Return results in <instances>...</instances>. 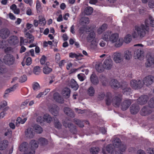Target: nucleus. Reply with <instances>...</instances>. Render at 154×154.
<instances>
[{"mask_svg": "<svg viewBox=\"0 0 154 154\" xmlns=\"http://www.w3.org/2000/svg\"><path fill=\"white\" fill-rule=\"evenodd\" d=\"M148 7L151 8H154V0H150L148 3Z\"/></svg>", "mask_w": 154, "mask_h": 154, "instance_id": "nucleus-60", "label": "nucleus"}, {"mask_svg": "<svg viewBox=\"0 0 154 154\" xmlns=\"http://www.w3.org/2000/svg\"><path fill=\"white\" fill-rule=\"evenodd\" d=\"M93 9L91 7H88L85 8L84 10L85 14L87 15L91 14L93 12Z\"/></svg>", "mask_w": 154, "mask_h": 154, "instance_id": "nucleus-38", "label": "nucleus"}, {"mask_svg": "<svg viewBox=\"0 0 154 154\" xmlns=\"http://www.w3.org/2000/svg\"><path fill=\"white\" fill-rule=\"evenodd\" d=\"M38 143L41 145H44L47 144L48 141L45 139L41 138L38 140Z\"/></svg>", "mask_w": 154, "mask_h": 154, "instance_id": "nucleus-47", "label": "nucleus"}, {"mask_svg": "<svg viewBox=\"0 0 154 154\" xmlns=\"http://www.w3.org/2000/svg\"><path fill=\"white\" fill-rule=\"evenodd\" d=\"M134 56L135 58L141 59L143 57V51L141 49H138L135 51Z\"/></svg>", "mask_w": 154, "mask_h": 154, "instance_id": "nucleus-18", "label": "nucleus"}, {"mask_svg": "<svg viewBox=\"0 0 154 154\" xmlns=\"http://www.w3.org/2000/svg\"><path fill=\"white\" fill-rule=\"evenodd\" d=\"M131 35H127L125 37L123 41H124L126 43H128L131 41Z\"/></svg>", "mask_w": 154, "mask_h": 154, "instance_id": "nucleus-50", "label": "nucleus"}, {"mask_svg": "<svg viewBox=\"0 0 154 154\" xmlns=\"http://www.w3.org/2000/svg\"><path fill=\"white\" fill-rule=\"evenodd\" d=\"M130 85L133 88L136 89L142 88L143 84L140 80L137 81L135 80H132L131 82Z\"/></svg>", "mask_w": 154, "mask_h": 154, "instance_id": "nucleus-8", "label": "nucleus"}, {"mask_svg": "<svg viewBox=\"0 0 154 154\" xmlns=\"http://www.w3.org/2000/svg\"><path fill=\"white\" fill-rule=\"evenodd\" d=\"M7 71V69L4 67L2 66H0V75L6 73Z\"/></svg>", "mask_w": 154, "mask_h": 154, "instance_id": "nucleus-58", "label": "nucleus"}, {"mask_svg": "<svg viewBox=\"0 0 154 154\" xmlns=\"http://www.w3.org/2000/svg\"><path fill=\"white\" fill-rule=\"evenodd\" d=\"M113 63L112 60L110 59H106L103 62V65L104 69L110 70L112 67Z\"/></svg>", "mask_w": 154, "mask_h": 154, "instance_id": "nucleus-9", "label": "nucleus"}, {"mask_svg": "<svg viewBox=\"0 0 154 154\" xmlns=\"http://www.w3.org/2000/svg\"><path fill=\"white\" fill-rule=\"evenodd\" d=\"M54 99L57 102L62 103L63 102V99L57 93H55L54 95Z\"/></svg>", "mask_w": 154, "mask_h": 154, "instance_id": "nucleus-25", "label": "nucleus"}, {"mask_svg": "<svg viewBox=\"0 0 154 154\" xmlns=\"http://www.w3.org/2000/svg\"><path fill=\"white\" fill-rule=\"evenodd\" d=\"M85 31H87V26H86L83 25V26L80 28L79 32L81 35Z\"/></svg>", "mask_w": 154, "mask_h": 154, "instance_id": "nucleus-42", "label": "nucleus"}, {"mask_svg": "<svg viewBox=\"0 0 154 154\" xmlns=\"http://www.w3.org/2000/svg\"><path fill=\"white\" fill-rule=\"evenodd\" d=\"M91 80L92 83L94 85H96L99 82L97 77L94 73L92 74L91 76Z\"/></svg>", "mask_w": 154, "mask_h": 154, "instance_id": "nucleus-32", "label": "nucleus"}, {"mask_svg": "<svg viewBox=\"0 0 154 154\" xmlns=\"http://www.w3.org/2000/svg\"><path fill=\"white\" fill-rule=\"evenodd\" d=\"M0 140V150H3L5 149L7 146L8 144V142L7 140H4L1 141Z\"/></svg>", "mask_w": 154, "mask_h": 154, "instance_id": "nucleus-30", "label": "nucleus"}, {"mask_svg": "<svg viewBox=\"0 0 154 154\" xmlns=\"http://www.w3.org/2000/svg\"><path fill=\"white\" fill-rule=\"evenodd\" d=\"M27 79L26 76V75H23L20 78V82H25Z\"/></svg>", "mask_w": 154, "mask_h": 154, "instance_id": "nucleus-62", "label": "nucleus"}, {"mask_svg": "<svg viewBox=\"0 0 154 154\" xmlns=\"http://www.w3.org/2000/svg\"><path fill=\"white\" fill-rule=\"evenodd\" d=\"M27 120L26 117L24 118L23 116L21 117H18L16 120V125L17 126H19L20 124H24Z\"/></svg>", "mask_w": 154, "mask_h": 154, "instance_id": "nucleus-21", "label": "nucleus"}, {"mask_svg": "<svg viewBox=\"0 0 154 154\" xmlns=\"http://www.w3.org/2000/svg\"><path fill=\"white\" fill-rule=\"evenodd\" d=\"M101 38L116 47H120L123 43V38L119 37L118 33H112L109 31L103 33L102 35Z\"/></svg>", "mask_w": 154, "mask_h": 154, "instance_id": "nucleus-2", "label": "nucleus"}, {"mask_svg": "<svg viewBox=\"0 0 154 154\" xmlns=\"http://www.w3.org/2000/svg\"><path fill=\"white\" fill-rule=\"evenodd\" d=\"M78 78L81 81H83L85 79V75L82 73L79 74L77 75Z\"/></svg>", "mask_w": 154, "mask_h": 154, "instance_id": "nucleus-56", "label": "nucleus"}, {"mask_svg": "<svg viewBox=\"0 0 154 154\" xmlns=\"http://www.w3.org/2000/svg\"><path fill=\"white\" fill-rule=\"evenodd\" d=\"M12 51L13 48L11 47H6L4 48V51L5 53H8Z\"/></svg>", "mask_w": 154, "mask_h": 154, "instance_id": "nucleus-64", "label": "nucleus"}, {"mask_svg": "<svg viewBox=\"0 0 154 154\" xmlns=\"http://www.w3.org/2000/svg\"><path fill=\"white\" fill-rule=\"evenodd\" d=\"M64 112L68 116L71 117H73L74 116V114L72 111L69 108H64Z\"/></svg>", "mask_w": 154, "mask_h": 154, "instance_id": "nucleus-34", "label": "nucleus"}, {"mask_svg": "<svg viewBox=\"0 0 154 154\" xmlns=\"http://www.w3.org/2000/svg\"><path fill=\"white\" fill-rule=\"evenodd\" d=\"M99 151V149L97 147H93L90 149V152L92 154H97Z\"/></svg>", "mask_w": 154, "mask_h": 154, "instance_id": "nucleus-46", "label": "nucleus"}, {"mask_svg": "<svg viewBox=\"0 0 154 154\" xmlns=\"http://www.w3.org/2000/svg\"><path fill=\"white\" fill-rule=\"evenodd\" d=\"M87 94L90 96H93L95 93V90L94 88L92 86H90L86 91Z\"/></svg>", "mask_w": 154, "mask_h": 154, "instance_id": "nucleus-33", "label": "nucleus"}, {"mask_svg": "<svg viewBox=\"0 0 154 154\" xmlns=\"http://www.w3.org/2000/svg\"><path fill=\"white\" fill-rule=\"evenodd\" d=\"M15 86H14L13 87L11 88H9L7 89L5 91V95H4V97L6 98L7 96V95L11 91H13L14 90V88Z\"/></svg>", "mask_w": 154, "mask_h": 154, "instance_id": "nucleus-52", "label": "nucleus"}, {"mask_svg": "<svg viewBox=\"0 0 154 154\" xmlns=\"http://www.w3.org/2000/svg\"><path fill=\"white\" fill-rule=\"evenodd\" d=\"M34 128L35 131L38 133H41L42 131V128L38 125H35L34 126Z\"/></svg>", "mask_w": 154, "mask_h": 154, "instance_id": "nucleus-45", "label": "nucleus"}, {"mask_svg": "<svg viewBox=\"0 0 154 154\" xmlns=\"http://www.w3.org/2000/svg\"><path fill=\"white\" fill-rule=\"evenodd\" d=\"M69 56L70 58H75L76 60H79L81 59L83 56L81 54H76L75 53L71 52L69 53Z\"/></svg>", "mask_w": 154, "mask_h": 154, "instance_id": "nucleus-22", "label": "nucleus"}, {"mask_svg": "<svg viewBox=\"0 0 154 154\" xmlns=\"http://www.w3.org/2000/svg\"><path fill=\"white\" fill-rule=\"evenodd\" d=\"M59 110V107L55 104L51 106L49 108V110L50 112L55 116L58 115Z\"/></svg>", "mask_w": 154, "mask_h": 154, "instance_id": "nucleus-11", "label": "nucleus"}, {"mask_svg": "<svg viewBox=\"0 0 154 154\" xmlns=\"http://www.w3.org/2000/svg\"><path fill=\"white\" fill-rule=\"evenodd\" d=\"M145 24H142L140 26H136L133 32L132 35L134 38H136L140 36L143 37L145 35L146 32H148L149 30V25L150 24L152 26L154 27V20L151 16L145 19Z\"/></svg>", "mask_w": 154, "mask_h": 154, "instance_id": "nucleus-1", "label": "nucleus"}, {"mask_svg": "<svg viewBox=\"0 0 154 154\" xmlns=\"http://www.w3.org/2000/svg\"><path fill=\"white\" fill-rule=\"evenodd\" d=\"M46 22L44 18H42L39 19V23L42 26H44L45 25Z\"/></svg>", "mask_w": 154, "mask_h": 154, "instance_id": "nucleus-63", "label": "nucleus"}, {"mask_svg": "<svg viewBox=\"0 0 154 154\" xmlns=\"http://www.w3.org/2000/svg\"><path fill=\"white\" fill-rule=\"evenodd\" d=\"M33 88L34 90L37 91L40 88V86L37 82H35L33 84Z\"/></svg>", "mask_w": 154, "mask_h": 154, "instance_id": "nucleus-59", "label": "nucleus"}, {"mask_svg": "<svg viewBox=\"0 0 154 154\" xmlns=\"http://www.w3.org/2000/svg\"><path fill=\"white\" fill-rule=\"evenodd\" d=\"M26 136L29 138H32L34 135V133L33 132V130L31 128H28L25 132Z\"/></svg>", "mask_w": 154, "mask_h": 154, "instance_id": "nucleus-27", "label": "nucleus"}, {"mask_svg": "<svg viewBox=\"0 0 154 154\" xmlns=\"http://www.w3.org/2000/svg\"><path fill=\"white\" fill-rule=\"evenodd\" d=\"M148 104L150 108H154V97L150 100L148 102Z\"/></svg>", "mask_w": 154, "mask_h": 154, "instance_id": "nucleus-54", "label": "nucleus"}, {"mask_svg": "<svg viewBox=\"0 0 154 154\" xmlns=\"http://www.w3.org/2000/svg\"><path fill=\"white\" fill-rule=\"evenodd\" d=\"M96 34L94 31H91L89 33L86 38V40L88 42L90 43L96 41L95 38Z\"/></svg>", "mask_w": 154, "mask_h": 154, "instance_id": "nucleus-16", "label": "nucleus"}, {"mask_svg": "<svg viewBox=\"0 0 154 154\" xmlns=\"http://www.w3.org/2000/svg\"><path fill=\"white\" fill-rule=\"evenodd\" d=\"M89 46V48L91 50L95 52L98 51V43L96 41L90 42Z\"/></svg>", "mask_w": 154, "mask_h": 154, "instance_id": "nucleus-13", "label": "nucleus"}, {"mask_svg": "<svg viewBox=\"0 0 154 154\" xmlns=\"http://www.w3.org/2000/svg\"><path fill=\"white\" fill-rule=\"evenodd\" d=\"M89 19L87 17H83L82 19V22L81 24L82 25H84V24H87L89 23Z\"/></svg>", "mask_w": 154, "mask_h": 154, "instance_id": "nucleus-44", "label": "nucleus"}, {"mask_svg": "<svg viewBox=\"0 0 154 154\" xmlns=\"http://www.w3.org/2000/svg\"><path fill=\"white\" fill-rule=\"evenodd\" d=\"M130 112L132 114H135L138 112L140 108L139 106L135 104H132L130 107Z\"/></svg>", "mask_w": 154, "mask_h": 154, "instance_id": "nucleus-19", "label": "nucleus"}, {"mask_svg": "<svg viewBox=\"0 0 154 154\" xmlns=\"http://www.w3.org/2000/svg\"><path fill=\"white\" fill-rule=\"evenodd\" d=\"M10 34V31L7 29H2L0 31V36L3 39L8 37Z\"/></svg>", "mask_w": 154, "mask_h": 154, "instance_id": "nucleus-12", "label": "nucleus"}, {"mask_svg": "<svg viewBox=\"0 0 154 154\" xmlns=\"http://www.w3.org/2000/svg\"><path fill=\"white\" fill-rule=\"evenodd\" d=\"M8 45L7 43L5 40L0 41V48L4 49Z\"/></svg>", "mask_w": 154, "mask_h": 154, "instance_id": "nucleus-49", "label": "nucleus"}, {"mask_svg": "<svg viewBox=\"0 0 154 154\" xmlns=\"http://www.w3.org/2000/svg\"><path fill=\"white\" fill-rule=\"evenodd\" d=\"M122 99L120 97H115L112 98L110 93H108L107 94L106 99V104L107 105H109L112 103L116 107H119L120 105Z\"/></svg>", "mask_w": 154, "mask_h": 154, "instance_id": "nucleus-4", "label": "nucleus"}, {"mask_svg": "<svg viewBox=\"0 0 154 154\" xmlns=\"http://www.w3.org/2000/svg\"><path fill=\"white\" fill-rule=\"evenodd\" d=\"M107 25L106 24H103L97 29V33L99 34H101L107 29Z\"/></svg>", "mask_w": 154, "mask_h": 154, "instance_id": "nucleus-28", "label": "nucleus"}, {"mask_svg": "<svg viewBox=\"0 0 154 154\" xmlns=\"http://www.w3.org/2000/svg\"><path fill=\"white\" fill-rule=\"evenodd\" d=\"M54 124L55 128L58 129L61 128L62 127V125L59 122L58 120H57L56 118L54 119Z\"/></svg>", "mask_w": 154, "mask_h": 154, "instance_id": "nucleus-48", "label": "nucleus"}, {"mask_svg": "<svg viewBox=\"0 0 154 154\" xmlns=\"http://www.w3.org/2000/svg\"><path fill=\"white\" fill-rule=\"evenodd\" d=\"M110 85L111 87L114 89L118 88L120 87L119 83L116 80H112L110 82Z\"/></svg>", "mask_w": 154, "mask_h": 154, "instance_id": "nucleus-26", "label": "nucleus"}, {"mask_svg": "<svg viewBox=\"0 0 154 154\" xmlns=\"http://www.w3.org/2000/svg\"><path fill=\"white\" fill-rule=\"evenodd\" d=\"M132 55L130 51L127 50L125 51L124 54V57L126 60H129L132 57Z\"/></svg>", "mask_w": 154, "mask_h": 154, "instance_id": "nucleus-36", "label": "nucleus"}, {"mask_svg": "<svg viewBox=\"0 0 154 154\" xmlns=\"http://www.w3.org/2000/svg\"><path fill=\"white\" fill-rule=\"evenodd\" d=\"M131 103L130 100H124L121 104V108L122 110L125 111L127 109Z\"/></svg>", "mask_w": 154, "mask_h": 154, "instance_id": "nucleus-14", "label": "nucleus"}, {"mask_svg": "<svg viewBox=\"0 0 154 154\" xmlns=\"http://www.w3.org/2000/svg\"><path fill=\"white\" fill-rule=\"evenodd\" d=\"M25 36L26 37L30 39L29 42V43H32L33 42L34 39V38L32 35L29 32H26L25 34Z\"/></svg>", "mask_w": 154, "mask_h": 154, "instance_id": "nucleus-41", "label": "nucleus"}, {"mask_svg": "<svg viewBox=\"0 0 154 154\" xmlns=\"http://www.w3.org/2000/svg\"><path fill=\"white\" fill-rule=\"evenodd\" d=\"M154 82V77L151 75L146 76L143 80L144 84L147 86L151 85Z\"/></svg>", "mask_w": 154, "mask_h": 154, "instance_id": "nucleus-10", "label": "nucleus"}, {"mask_svg": "<svg viewBox=\"0 0 154 154\" xmlns=\"http://www.w3.org/2000/svg\"><path fill=\"white\" fill-rule=\"evenodd\" d=\"M113 145H108L106 147H104L102 149V152L103 154H107L108 153L112 154H122L116 151V148H119V150L122 152H124L126 149L125 146L122 144L121 141L118 138H116L113 141Z\"/></svg>", "mask_w": 154, "mask_h": 154, "instance_id": "nucleus-3", "label": "nucleus"}, {"mask_svg": "<svg viewBox=\"0 0 154 154\" xmlns=\"http://www.w3.org/2000/svg\"><path fill=\"white\" fill-rule=\"evenodd\" d=\"M3 60L6 64L11 66L14 63L15 58L13 55L7 54L4 57Z\"/></svg>", "mask_w": 154, "mask_h": 154, "instance_id": "nucleus-5", "label": "nucleus"}, {"mask_svg": "<svg viewBox=\"0 0 154 154\" xmlns=\"http://www.w3.org/2000/svg\"><path fill=\"white\" fill-rule=\"evenodd\" d=\"M100 81L102 82L103 85H105L107 82V79L104 76H102L100 77Z\"/></svg>", "mask_w": 154, "mask_h": 154, "instance_id": "nucleus-55", "label": "nucleus"}, {"mask_svg": "<svg viewBox=\"0 0 154 154\" xmlns=\"http://www.w3.org/2000/svg\"><path fill=\"white\" fill-rule=\"evenodd\" d=\"M152 112V110L149 107H143L140 111V114L143 116L148 115Z\"/></svg>", "mask_w": 154, "mask_h": 154, "instance_id": "nucleus-15", "label": "nucleus"}, {"mask_svg": "<svg viewBox=\"0 0 154 154\" xmlns=\"http://www.w3.org/2000/svg\"><path fill=\"white\" fill-rule=\"evenodd\" d=\"M63 125L64 126L66 127H68L70 129L71 131L72 132H73V131H72V128H73L74 129V131L73 132L74 133H75L76 132V129H75V128L73 127V125H72L71 123H67V122H65L63 123Z\"/></svg>", "mask_w": 154, "mask_h": 154, "instance_id": "nucleus-37", "label": "nucleus"}, {"mask_svg": "<svg viewBox=\"0 0 154 154\" xmlns=\"http://www.w3.org/2000/svg\"><path fill=\"white\" fill-rule=\"evenodd\" d=\"M29 149L28 144L26 142H24L20 145L19 147V149L21 152H23L24 154L25 152L27 151Z\"/></svg>", "mask_w": 154, "mask_h": 154, "instance_id": "nucleus-20", "label": "nucleus"}, {"mask_svg": "<svg viewBox=\"0 0 154 154\" xmlns=\"http://www.w3.org/2000/svg\"><path fill=\"white\" fill-rule=\"evenodd\" d=\"M70 86L71 88L75 90H76L79 88V85L76 81L73 79L71 80L70 81Z\"/></svg>", "mask_w": 154, "mask_h": 154, "instance_id": "nucleus-35", "label": "nucleus"}, {"mask_svg": "<svg viewBox=\"0 0 154 154\" xmlns=\"http://www.w3.org/2000/svg\"><path fill=\"white\" fill-rule=\"evenodd\" d=\"M7 43L11 46H17L19 43L18 38L14 35L11 36L7 40Z\"/></svg>", "mask_w": 154, "mask_h": 154, "instance_id": "nucleus-7", "label": "nucleus"}, {"mask_svg": "<svg viewBox=\"0 0 154 154\" xmlns=\"http://www.w3.org/2000/svg\"><path fill=\"white\" fill-rule=\"evenodd\" d=\"M33 72L35 75H38L41 71L40 67L38 66H36L34 68Z\"/></svg>", "mask_w": 154, "mask_h": 154, "instance_id": "nucleus-53", "label": "nucleus"}, {"mask_svg": "<svg viewBox=\"0 0 154 154\" xmlns=\"http://www.w3.org/2000/svg\"><path fill=\"white\" fill-rule=\"evenodd\" d=\"M44 119L48 123L50 122L52 120V119L50 116L47 114H46L44 115Z\"/></svg>", "mask_w": 154, "mask_h": 154, "instance_id": "nucleus-51", "label": "nucleus"}, {"mask_svg": "<svg viewBox=\"0 0 154 154\" xmlns=\"http://www.w3.org/2000/svg\"><path fill=\"white\" fill-rule=\"evenodd\" d=\"M70 91L68 88H65L63 89L62 92V95L65 98H68L70 95Z\"/></svg>", "mask_w": 154, "mask_h": 154, "instance_id": "nucleus-23", "label": "nucleus"}, {"mask_svg": "<svg viewBox=\"0 0 154 154\" xmlns=\"http://www.w3.org/2000/svg\"><path fill=\"white\" fill-rule=\"evenodd\" d=\"M75 123L77 124L80 127H84V125L82 122L79 120L76 119L75 120Z\"/></svg>", "mask_w": 154, "mask_h": 154, "instance_id": "nucleus-57", "label": "nucleus"}, {"mask_svg": "<svg viewBox=\"0 0 154 154\" xmlns=\"http://www.w3.org/2000/svg\"><path fill=\"white\" fill-rule=\"evenodd\" d=\"M38 143L37 142L34 140H31L29 143V148L35 150L38 148Z\"/></svg>", "mask_w": 154, "mask_h": 154, "instance_id": "nucleus-24", "label": "nucleus"}, {"mask_svg": "<svg viewBox=\"0 0 154 154\" xmlns=\"http://www.w3.org/2000/svg\"><path fill=\"white\" fill-rule=\"evenodd\" d=\"M52 71V69L47 66H45L43 68V72L45 74H48L51 72Z\"/></svg>", "mask_w": 154, "mask_h": 154, "instance_id": "nucleus-40", "label": "nucleus"}, {"mask_svg": "<svg viewBox=\"0 0 154 154\" xmlns=\"http://www.w3.org/2000/svg\"><path fill=\"white\" fill-rule=\"evenodd\" d=\"M153 64H154V58L150 56L148 58L146 63V66L147 67H150Z\"/></svg>", "mask_w": 154, "mask_h": 154, "instance_id": "nucleus-31", "label": "nucleus"}, {"mask_svg": "<svg viewBox=\"0 0 154 154\" xmlns=\"http://www.w3.org/2000/svg\"><path fill=\"white\" fill-rule=\"evenodd\" d=\"M112 57L114 62L119 63L123 61V57L122 54L119 52H116L113 53Z\"/></svg>", "mask_w": 154, "mask_h": 154, "instance_id": "nucleus-6", "label": "nucleus"}, {"mask_svg": "<svg viewBox=\"0 0 154 154\" xmlns=\"http://www.w3.org/2000/svg\"><path fill=\"white\" fill-rule=\"evenodd\" d=\"M35 151L34 150L29 148L27 151L25 152L24 154H35Z\"/></svg>", "mask_w": 154, "mask_h": 154, "instance_id": "nucleus-61", "label": "nucleus"}, {"mask_svg": "<svg viewBox=\"0 0 154 154\" xmlns=\"http://www.w3.org/2000/svg\"><path fill=\"white\" fill-rule=\"evenodd\" d=\"M148 99L146 95L141 96L137 99V102L139 104L143 105L147 103Z\"/></svg>", "mask_w": 154, "mask_h": 154, "instance_id": "nucleus-17", "label": "nucleus"}, {"mask_svg": "<svg viewBox=\"0 0 154 154\" xmlns=\"http://www.w3.org/2000/svg\"><path fill=\"white\" fill-rule=\"evenodd\" d=\"M95 67L96 70L99 72L103 71L104 69L103 64L100 62L97 63L96 64Z\"/></svg>", "mask_w": 154, "mask_h": 154, "instance_id": "nucleus-29", "label": "nucleus"}, {"mask_svg": "<svg viewBox=\"0 0 154 154\" xmlns=\"http://www.w3.org/2000/svg\"><path fill=\"white\" fill-rule=\"evenodd\" d=\"M122 92L124 94L128 95L131 93V90L130 88L127 87L123 89Z\"/></svg>", "mask_w": 154, "mask_h": 154, "instance_id": "nucleus-43", "label": "nucleus"}, {"mask_svg": "<svg viewBox=\"0 0 154 154\" xmlns=\"http://www.w3.org/2000/svg\"><path fill=\"white\" fill-rule=\"evenodd\" d=\"M49 91V89H46L43 91L41 92L38 94L36 97L37 98H40L41 97H43L46 95Z\"/></svg>", "mask_w": 154, "mask_h": 154, "instance_id": "nucleus-39", "label": "nucleus"}]
</instances>
